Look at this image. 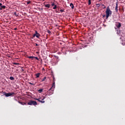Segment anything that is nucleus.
Returning a JSON list of instances; mask_svg holds the SVG:
<instances>
[{
  "mask_svg": "<svg viewBox=\"0 0 125 125\" xmlns=\"http://www.w3.org/2000/svg\"><path fill=\"white\" fill-rule=\"evenodd\" d=\"M115 11H116V12H118V2H116V3Z\"/></svg>",
  "mask_w": 125,
  "mask_h": 125,
  "instance_id": "obj_6",
  "label": "nucleus"
},
{
  "mask_svg": "<svg viewBox=\"0 0 125 125\" xmlns=\"http://www.w3.org/2000/svg\"><path fill=\"white\" fill-rule=\"evenodd\" d=\"M19 103H20V104H21L22 105H24V104H26V103H22V102H19Z\"/></svg>",
  "mask_w": 125,
  "mask_h": 125,
  "instance_id": "obj_15",
  "label": "nucleus"
},
{
  "mask_svg": "<svg viewBox=\"0 0 125 125\" xmlns=\"http://www.w3.org/2000/svg\"><path fill=\"white\" fill-rule=\"evenodd\" d=\"M5 7H6V6H4V5L1 6V8H3V9H5Z\"/></svg>",
  "mask_w": 125,
  "mask_h": 125,
  "instance_id": "obj_22",
  "label": "nucleus"
},
{
  "mask_svg": "<svg viewBox=\"0 0 125 125\" xmlns=\"http://www.w3.org/2000/svg\"><path fill=\"white\" fill-rule=\"evenodd\" d=\"M91 4V0H88V5H90Z\"/></svg>",
  "mask_w": 125,
  "mask_h": 125,
  "instance_id": "obj_16",
  "label": "nucleus"
},
{
  "mask_svg": "<svg viewBox=\"0 0 125 125\" xmlns=\"http://www.w3.org/2000/svg\"><path fill=\"white\" fill-rule=\"evenodd\" d=\"M36 79H38V78H40V76H41V73H38L35 75Z\"/></svg>",
  "mask_w": 125,
  "mask_h": 125,
  "instance_id": "obj_8",
  "label": "nucleus"
},
{
  "mask_svg": "<svg viewBox=\"0 0 125 125\" xmlns=\"http://www.w3.org/2000/svg\"><path fill=\"white\" fill-rule=\"evenodd\" d=\"M14 14L15 15V16H16V17H17L18 16V14H17V13L16 12H14Z\"/></svg>",
  "mask_w": 125,
  "mask_h": 125,
  "instance_id": "obj_17",
  "label": "nucleus"
},
{
  "mask_svg": "<svg viewBox=\"0 0 125 125\" xmlns=\"http://www.w3.org/2000/svg\"><path fill=\"white\" fill-rule=\"evenodd\" d=\"M40 36L41 35L40 34V33H38V34H36V38H37L38 39H40Z\"/></svg>",
  "mask_w": 125,
  "mask_h": 125,
  "instance_id": "obj_11",
  "label": "nucleus"
},
{
  "mask_svg": "<svg viewBox=\"0 0 125 125\" xmlns=\"http://www.w3.org/2000/svg\"><path fill=\"white\" fill-rule=\"evenodd\" d=\"M102 0H99L100 1H101Z\"/></svg>",
  "mask_w": 125,
  "mask_h": 125,
  "instance_id": "obj_38",
  "label": "nucleus"
},
{
  "mask_svg": "<svg viewBox=\"0 0 125 125\" xmlns=\"http://www.w3.org/2000/svg\"><path fill=\"white\" fill-rule=\"evenodd\" d=\"M52 6H54L55 5V4L54 3H52L51 4Z\"/></svg>",
  "mask_w": 125,
  "mask_h": 125,
  "instance_id": "obj_29",
  "label": "nucleus"
},
{
  "mask_svg": "<svg viewBox=\"0 0 125 125\" xmlns=\"http://www.w3.org/2000/svg\"><path fill=\"white\" fill-rule=\"evenodd\" d=\"M35 37H36V34H33V37L32 38H31V39H33L34 38H35Z\"/></svg>",
  "mask_w": 125,
  "mask_h": 125,
  "instance_id": "obj_24",
  "label": "nucleus"
},
{
  "mask_svg": "<svg viewBox=\"0 0 125 125\" xmlns=\"http://www.w3.org/2000/svg\"><path fill=\"white\" fill-rule=\"evenodd\" d=\"M44 6L47 8H49V7H50V4H44Z\"/></svg>",
  "mask_w": 125,
  "mask_h": 125,
  "instance_id": "obj_7",
  "label": "nucleus"
},
{
  "mask_svg": "<svg viewBox=\"0 0 125 125\" xmlns=\"http://www.w3.org/2000/svg\"><path fill=\"white\" fill-rule=\"evenodd\" d=\"M35 44H36V46H38L39 45V44H38V43H35Z\"/></svg>",
  "mask_w": 125,
  "mask_h": 125,
  "instance_id": "obj_31",
  "label": "nucleus"
},
{
  "mask_svg": "<svg viewBox=\"0 0 125 125\" xmlns=\"http://www.w3.org/2000/svg\"><path fill=\"white\" fill-rule=\"evenodd\" d=\"M70 6H71L72 9H74L75 6H74V4H73L72 3H71L70 4Z\"/></svg>",
  "mask_w": 125,
  "mask_h": 125,
  "instance_id": "obj_9",
  "label": "nucleus"
},
{
  "mask_svg": "<svg viewBox=\"0 0 125 125\" xmlns=\"http://www.w3.org/2000/svg\"><path fill=\"white\" fill-rule=\"evenodd\" d=\"M56 12H57V10H56Z\"/></svg>",
  "mask_w": 125,
  "mask_h": 125,
  "instance_id": "obj_39",
  "label": "nucleus"
},
{
  "mask_svg": "<svg viewBox=\"0 0 125 125\" xmlns=\"http://www.w3.org/2000/svg\"><path fill=\"white\" fill-rule=\"evenodd\" d=\"M22 71H24V69H22Z\"/></svg>",
  "mask_w": 125,
  "mask_h": 125,
  "instance_id": "obj_40",
  "label": "nucleus"
},
{
  "mask_svg": "<svg viewBox=\"0 0 125 125\" xmlns=\"http://www.w3.org/2000/svg\"><path fill=\"white\" fill-rule=\"evenodd\" d=\"M16 30H17V28H14L15 31H16Z\"/></svg>",
  "mask_w": 125,
  "mask_h": 125,
  "instance_id": "obj_34",
  "label": "nucleus"
},
{
  "mask_svg": "<svg viewBox=\"0 0 125 125\" xmlns=\"http://www.w3.org/2000/svg\"><path fill=\"white\" fill-rule=\"evenodd\" d=\"M10 80H11V81H13L14 80V77L12 76L10 77Z\"/></svg>",
  "mask_w": 125,
  "mask_h": 125,
  "instance_id": "obj_12",
  "label": "nucleus"
},
{
  "mask_svg": "<svg viewBox=\"0 0 125 125\" xmlns=\"http://www.w3.org/2000/svg\"><path fill=\"white\" fill-rule=\"evenodd\" d=\"M46 80V77H44V78L42 80V82H44Z\"/></svg>",
  "mask_w": 125,
  "mask_h": 125,
  "instance_id": "obj_18",
  "label": "nucleus"
},
{
  "mask_svg": "<svg viewBox=\"0 0 125 125\" xmlns=\"http://www.w3.org/2000/svg\"><path fill=\"white\" fill-rule=\"evenodd\" d=\"M34 58H35V59H36V60H39V58L37 57H34Z\"/></svg>",
  "mask_w": 125,
  "mask_h": 125,
  "instance_id": "obj_30",
  "label": "nucleus"
},
{
  "mask_svg": "<svg viewBox=\"0 0 125 125\" xmlns=\"http://www.w3.org/2000/svg\"><path fill=\"white\" fill-rule=\"evenodd\" d=\"M105 13H106V19H108V18H109V16L112 15V11H111L109 7H107V8H106Z\"/></svg>",
  "mask_w": 125,
  "mask_h": 125,
  "instance_id": "obj_1",
  "label": "nucleus"
},
{
  "mask_svg": "<svg viewBox=\"0 0 125 125\" xmlns=\"http://www.w3.org/2000/svg\"><path fill=\"white\" fill-rule=\"evenodd\" d=\"M47 33H48L49 34H51V32L50 31V30H47Z\"/></svg>",
  "mask_w": 125,
  "mask_h": 125,
  "instance_id": "obj_28",
  "label": "nucleus"
},
{
  "mask_svg": "<svg viewBox=\"0 0 125 125\" xmlns=\"http://www.w3.org/2000/svg\"><path fill=\"white\" fill-rule=\"evenodd\" d=\"M52 88H55V82H54V81L52 84L51 88L49 90V91H50V90H51V89H52Z\"/></svg>",
  "mask_w": 125,
  "mask_h": 125,
  "instance_id": "obj_5",
  "label": "nucleus"
},
{
  "mask_svg": "<svg viewBox=\"0 0 125 125\" xmlns=\"http://www.w3.org/2000/svg\"><path fill=\"white\" fill-rule=\"evenodd\" d=\"M96 5L97 6V7H100L101 4L99 3V4H96Z\"/></svg>",
  "mask_w": 125,
  "mask_h": 125,
  "instance_id": "obj_21",
  "label": "nucleus"
},
{
  "mask_svg": "<svg viewBox=\"0 0 125 125\" xmlns=\"http://www.w3.org/2000/svg\"><path fill=\"white\" fill-rule=\"evenodd\" d=\"M60 12H61V13H62V12H64V10L61 9L60 10Z\"/></svg>",
  "mask_w": 125,
  "mask_h": 125,
  "instance_id": "obj_26",
  "label": "nucleus"
},
{
  "mask_svg": "<svg viewBox=\"0 0 125 125\" xmlns=\"http://www.w3.org/2000/svg\"><path fill=\"white\" fill-rule=\"evenodd\" d=\"M57 8V6L56 5H54V7L53 8V9H56Z\"/></svg>",
  "mask_w": 125,
  "mask_h": 125,
  "instance_id": "obj_20",
  "label": "nucleus"
},
{
  "mask_svg": "<svg viewBox=\"0 0 125 125\" xmlns=\"http://www.w3.org/2000/svg\"><path fill=\"white\" fill-rule=\"evenodd\" d=\"M28 58H29V59H32V60H33L34 58V57L29 56V57H28Z\"/></svg>",
  "mask_w": 125,
  "mask_h": 125,
  "instance_id": "obj_13",
  "label": "nucleus"
},
{
  "mask_svg": "<svg viewBox=\"0 0 125 125\" xmlns=\"http://www.w3.org/2000/svg\"><path fill=\"white\" fill-rule=\"evenodd\" d=\"M14 64L15 65H18V63H15Z\"/></svg>",
  "mask_w": 125,
  "mask_h": 125,
  "instance_id": "obj_35",
  "label": "nucleus"
},
{
  "mask_svg": "<svg viewBox=\"0 0 125 125\" xmlns=\"http://www.w3.org/2000/svg\"><path fill=\"white\" fill-rule=\"evenodd\" d=\"M102 6H103V9H105L106 8V6L104 5V4H102Z\"/></svg>",
  "mask_w": 125,
  "mask_h": 125,
  "instance_id": "obj_14",
  "label": "nucleus"
},
{
  "mask_svg": "<svg viewBox=\"0 0 125 125\" xmlns=\"http://www.w3.org/2000/svg\"><path fill=\"white\" fill-rule=\"evenodd\" d=\"M29 84H32V85H35V84H36L35 83H29Z\"/></svg>",
  "mask_w": 125,
  "mask_h": 125,
  "instance_id": "obj_25",
  "label": "nucleus"
},
{
  "mask_svg": "<svg viewBox=\"0 0 125 125\" xmlns=\"http://www.w3.org/2000/svg\"><path fill=\"white\" fill-rule=\"evenodd\" d=\"M0 10H2V8H0Z\"/></svg>",
  "mask_w": 125,
  "mask_h": 125,
  "instance_id": "obj_36",
  "label": "nucleus"
},
{
  "mask_svg": "<svg viewBox=\"0 0 125 125\" xmlns=\"http://www.w3.org/2000/svg\"><path fill=\"white\" fill-rule=\"evenodd\" d=\"M103 17H105V15H104V16H103Z\"/></svg>",
  "mask_w": 125,
  "mask_h": 125,
  "instance_id": "obj_37",
  "label": "nucleus"
},
{
  "mask_svg": "<svg viewBox=\"0 0 125 125\" xmlns=\"http://www.w3.org/2000/svg\"><path fill=\"white\" fill-rule=\"evenodd\" d=\"M39 34V33H38V31H35V34H34L35 35H37Z\"/></svg>",
  "mask_w": 125,
  "mask_h": 125,
  "instance_id": "obj_27",
  "label": "nucleus"
},
{
  "mask_svg": "<svg viewBox=\"0 0 125 125\" xmlns=\"http://www.w3.org/2000/svg\"><path fill=\"white\" fill-rule=\"evenodd\" d=\"M42 89H40L39 90H38L39 92H40L41 93V92H42Z\"/></svg>",
  "mask_w": 125,
  "mask_h": 125,
  "instance_id": "obj_19",
  "label": "nucleus"
},
{
  "mask_svg": "<svg viewBox=\"0 0 125 125\" xmlns=\"http://www.w3.org/2000/svg\"><path fill=\"white\" fill-rule=\"evenodd\" d=\"M30 3H31V0L27 1V4H30Z\"/></svg>",
  "mask_w": 125,
  "mask_h": 125,
  "instance_id": "obj_23",
  "label": "nucleus"
},
{
  "mask_svg": "<svg viewBox=\"0 0 125 125\" xmlns=\"http://www.w3.org/2000/svg\"><path fill=\"white\" fill-rule=\"evenodd\" d=\"M2 5V4L1 3H0V6H1Z\"/></svg>",
  "mask_w": 125,
  "mask_h": 125,
  "instance_id": "obj_32",
  "label": "nucleus"
},
{
  "mask_svg": "<svg viewBox=\"0 0 125 125\" xmlns=\"http://www.w3.org/2000/svg\"><path fill=\"white\" fill-rule=\"evenodd\" d=\"M28 105H30L32 106V105H34V106L36 105H38V103L36 101H34L33 100L29 101V102L27 103Z\"/></svg>",
  "mask_w": 125,
  "mask_h": 125,
  "instance_id": "obj_2",
  "label": "nucleus"
},
{
  "mask_svg": "<svg viewBox=\"0 0 125 125\" xmlns=\"http://www.w3.org/2000/svg\"><path fill=\"white\" fill-rule=\"evenodd\" d=\"M53 81H54V82H55V78H54V77L53 78Z\"/></svg>",
  "mask_w": 125,
  "mask_h": 125,
  "instance_id": "obj_33",
  "label": "nucleus"
},
{
  "mask_svg": "<svg viewBox=\"0 0 125 125\" xmlns=\"http://www.w3.org/2000/svg\"><path fill=\"white\" fill-rule=\"evenodd\" d=\"M121 26H122V24L121 23H119L118 25H116V27H117L118 28H121Z\"/></svg>",
  "mask_w": 125,
  "mask_h": 125,
  "instance_id": "obj_10",
  "label": "nucleus"
},
{
  "mask_svg": "<svg viewBox=\"0 0 125 125\" xmlns=\"http://www.w3.org/2000/svg\"><path fill=\"white\" fill-rule=\"evenodd\" d=\"M3 93H4V95H5L6 96V97H9V96H11L13 95L14 94H15V93H14V92L7 93L4 92Z\"/></svg>",
  "mask_w": 125,
  "mask_h": 125,
  "instance_id": "obj_4",
  "label": "nucleus"
},
{
  "mask_svg": "<svg viewBox=\"0 0 125 125\" xmlns=\"http://www.w3.org/2000/svg\"><path fill=\"white\" fill-rule=\"evenodd\" d=\"M45 99V97H42V98H40L39 99H36V100H38L39 102H40L41 103L43 104L45 103V101H43Z\"/></svg>",
  "mask_w": 125,
  "mask_h": 125,
  "instance_id": "obj_3",
  "label": "nucleus"
}]
</instances>
